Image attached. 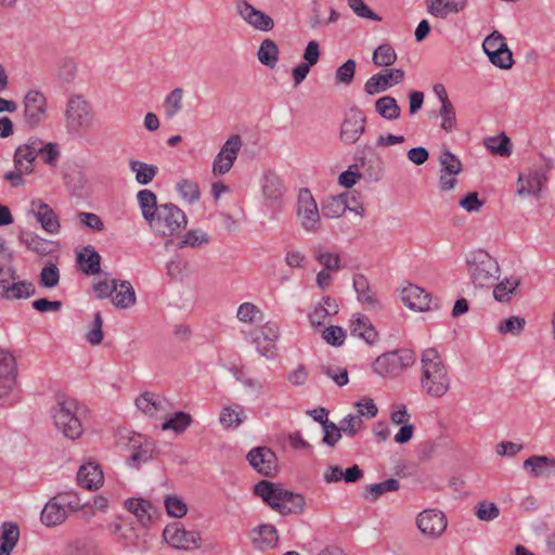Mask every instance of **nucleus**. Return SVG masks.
<instances>
[{
	"label": "nucleus",
	"mask_w": 555,
	"mask_h": 555,
	"mask_svg": "<svg viewBox=\"0 0 555 555\" xmlns=\"http://www.w3.org/2000/svg\"><path fill=\"white\" fill-rule=\"evenodd\" d=\"M209 236L208 234L203 230H190L185 233L183 238L179 242L178 246L179 248L184 247H201L203 245L208 244Z\"/></svg>",
	"instance_id": "obj_52"
},
{
	"label": "nucleus",
	"mask_w": 555,
	"mask_h": 555,
	"mask_svg": "<svg viewBox=\"0 0 555 555\" xmlns=\"http://www.w3.org/2000/svg\"><path fill=\"white\" fill-rule=\"evenodd\" d=\"M246 459L250 466L263 476H272L278 468L275 453L268 447H257L251 449Z\"/></svg>",
	"instance_id": "obj_20"
},
{
	"label": "nucleus",
	"mask_w": 555,
	"mask_h": 555,
	"mask_svg": "<svg viewBox=\"0 0 555 555\" xmlns=\"http://www.w3.org/2000/svg\"><path fill=\"white\" fill-rule=\"evenodd\" d=\"M466 267L473 284L477 287L491 286L500 276L496 259L483 249L470 251L466 256Z\"/></svg>",
	"instance_id": "obj_4"
},
{
	"label": "nucleus",
	"mask_w": 555,
	"mask_h": 555,
	"mask_svg": "<svg viewBox=\"0 0 555 555\" xmlns=\"http://www.w3.org/2000/svg\"><path fill=\"white\" fill-rule=\"evenodd\" d=\"M506 44L505 38L498 30L492 31L489 36H487L482 42L483 52L488 55V57L503 49Z\"/></svg>",
	"instance_id": "obj_62"
},
{
	"label": "nucleus",
	"mask_w": 555,
	"mask_h": 555,
	"mask_svg": "<svg viewBox=\"0 0 555 555\" xmlns=\"http://www.w3.org/2000/svg\"><path fill=\"white\" fill-rule=\"evenodd\" d=\"M164 540L173 548L190 551L199 547V533L188 531L179 522L167 525L163 531Z\"/></svg>",
	"instance_id": "obj_13"
},
{
	"label": "nucleus",
	"mask_w": 555,
	"mask_h": 555,
	"mask_svg": "<svg viewBox=\"0 0 555 555\" xmlns=\"http://www.w3.org/2000/svg\"><path fill=\"white\" fill-rule=\"evenodd\" d=\"M125 506L144 527L153 520L156 513L151 502L143 499H129L126 501Z\"/></svg>",
	"instance_id": "obj_36"
},
{
	"label": "nucleus",
	"mask_w": 555,
	"mask_h": 555,
	"mask_svg": "<svg viewBox=\"0 0 555 555\" xmlns=\"http://www.w3.org/2000/svg\"><path fill=\"white\" fill-rule=\"evenodd\" d=\"M137 201L142 216L147 222L159 208L157 196L153 191L143 189L137 193Z\"/></svg>",
	"instance_id": "obj_41"
},
{
	"label": "nucleus",
	"mask_w": 555,
	"mask_h": 555,
	"mask_svg": "<svg viewBox=\"0 0 555 555\" xmlns=\"http://www.w3.org/2000/svg\"><path fill=\"white\" fill-rule=\"evenodd\" d=\"M427 12L437 18L463 13L468 7V0H425Z\"/></svg>",
	"instance_id": "obj_27"
},
{
	"label": "nucleus",
	"mask_w": 555,
	"mask_h": 555,
	"mask_svg": "<svg viewBox=\"0 0 555 555\" xmlns=\"http://www.w3.org/2000/svg\"><path fill=\"white\" fill-rule=\"evenodd\" d=\"M128 166L140 185L150 184L158 173L157 166L138 159H130Z\"/></svg>",
	"instance_id": "obj_40"
},
{
	"label": "nucleus",
	"mask_w": 555,
	"mask_h": 555,
	"mask_svg": "<svg viewBox=\"0 0 555 555\" xmlns=\"http://www.w3.org/2000/svg\"><path fill=\"white\" fill-rule=\"evenodd\" d=\"M416 525L424 535L438 538L446 531L448 521L441 511L425 509L418 514Z\"/></svg>",
	"instance_id": "obj_17"
},
{
	"label": "nucleus",
	"mask_w": 555,
	"mask_h": 555,
	"mask_svg": "<svg viewBox=\"0 0 555 555\" xmlns=\"http://www.w3.org/2000/svg\"><path fill=\"white\" fill-rule=\"evenodd\" d=\"M420 387L430 398H441L450 389L451 378L447 366L435 348L423 350L421 356Z\"/></svg>",
	"instance_id": "obj_1"
},
{
	"label": "nucleus",
	"mask_w": 555,
	"mask_h": 555,
	"mask_svg": "<svg viewBox=\"0 0 555 555\" xmlns=\"http://www.w3.org/2000/svg\"><path fill=\"white\" fill-rule=\"evenodd\" d=\"M520 280L517 276H511L500 282L493 289V297L500 302H507L519 286Z\"/></svg>",
	"instance_id": "obj_47"
},
{
	"label": "nucleus",
	"mask_w": 555,
	"mask_h": 555,
	"mask_svg": "<svg viewBox=\"0 0 555 555\" xmlns=\"http://www.w3.org/2000/svg\"><path fill=\"white\" fill-rule=\"evenodd\" d=\"M191 415L180 411L167 417L162 425V428L163 430L183 433L191 425Z\"/></svg>",
	"instance_id": "obj_50"
},
{
	"label": "nucleus",
	"mask_w": 555,
	"mask_h": 555,
	"mask_svg": "<svg viewBox=\"0 0 555 555\" xmlns=\"http://www.w3.org/2000/svg\"><path fill=\"white\" fill-rule=\"evenodd\" d=\"M127 448L131 453L130 465L132 466H140L142 463H146L152 459L154 450L153 443L140 434H129Z\"/></svg>",
	"instance_id": "obj_23"
},
{
	"label": "nucleus",
	"mask_w": 555,
	"mask_h": 555,
	"mask_svg": "<svg viewBox=\"0 0 555 555\" xmlns=\"http://www.w3.org/2000/svg\"><path fill=\"white\" fill-rule=\"evenodd\" d=\"M134 288L129 281H118L112 295V301L116 308L128 309L135 304Z\"/></svg>",
	"instance_id": "obj_39"
},
{
	"label": "nucleus",
	"mask_w": 555,
	"mask_h": 555,
	"mask_svg": "<svg viewBox=\"0 0 555 555\" xmlns=\"http://www.w3.org/2000/svg\"><path fill=\"white\" fill-rule=\"evenodd\" d=\"M16 384V362L8 350L0 349V399L8 397Z\"/></svg>",
	"instance_id": "obj_21"
},
{
	"label": "nucleus",
	"mask_w": 555,
	"mask_h": 555,
	"mask_svg": "<svg viewBox=\"0 0 555 555\" xmlns=\"http://www.w3.org/2000/svg\"><path fill=\"white\" fill-rule=\"evenodd\" d=\"M78 508V502L68 500L67 495H57L46 503L41 511L40 519L46 527H55L63 524L67 516V509Z\"/></svg>",
	"instance_id": "obj_11"
},
{
	"label": "nucleus",
	"mask_w": 555,
	"mask_h": 555,
	"mask_svg": "<svg viewBox=\"0 0 555 555\" xmlns=\"http://www.w3.org/2000/svg\"><path fill=\"white\" fill-rule=\"evenodd\" d=\"M545 182V171L542 168H531L527 173L519 175L517 193L520 196H539Z\"/></svg>",
	"instance_id": "obj_24"
},
{
	"label": "nucleus",
	"mask_w": 555,
	"mask_h": 555,
	"mask_svg": "<svg viewBox=\"0 0 555 555\" xmlns=\"http://www.w3.org/2000/svg\"><path fill=\"white\" fill-rule=\"evenodd\" d=\"M242 147L241 137L231 135L221 146L212 163V172L215 176H221L230 171L240 150Z\"/></svg>",
	"instance_id": "obj_16"
},
{
	"label": "nucleus",
	"mask_w": 555,
	"mask_h": 555,
	"mask_svg": "<svg viewBox=\"0 0 555 555\" xmlns=\"http://www.w3.org/2000/svg\"><path fill=\"white\" fill-rule=\"evenodd\" d=\"M397 60V53L390 44H382L373 52V62L377 66H390Z\"/></svg>",
	"instance_id": "obj_54"
},
{
	"label": "nucleus",
	"mask_w": 555,
	"mask_h": 555,
	"mask_svg": "<svg viewBox=\"0 0 555 555\" xmlns=\"http://www.w3.org/2000/svg\"><path fill=\"white\" fill-rule=\"evenodd\" d=\"M475 515L479 520L491 521L499 517L500 509L495 503L482 501L475 506Z\"/></svg>",
	"instance_id": "obj_60"
},
{
	"label": "nucleus",
	"mask_w": 555,
	"mask_h": 555,
	"mask_svg": "<svg viewBox=\"0 0 555 555\" xmlns=\"http://www.w3.org/2000/svg\"><path fill=\"white\" fill-rule=\"evenodd\" d=\"M352 284L357 298L360 302L373 309H378L380 307L379 300L370 288L369 280L363 274H356L353 276Z\"/></svg>",
	"instance_id": "obj_37"
},
{
	"label": "nucleus",
	"mask_w": 555,
	"mask_h": 555,
	"mask_svg": "<svg viewBox=\"0 0 555 555\" xmlns=\"http://www.w3.org/2000/svg\"><path fill=\"white\" fill-rule=\"evenodd\" d=\"M366 129V117L358 107L349 108L340 125L339 139L346 145L356 144Z\"/></svg>",
	"instance_id": "obj_12"
},
{
	"label": "nucleus",
	"mask_w": 555,
	"mask_h": 555,
	"mask_svg": "<svg viewBox=\"0 0 555 555\" xmlns=\"http://www.w3.org/2000/svg\"><path fill=\"white\" fill-rule=\"evenodd\" d=\"M166 512L170 517L181 518L188 513L186 503L178 495H168L164 501Z\"/></svg>",
	"instance_id": "obj_56"
},
{
	"label": "nucleus",
	"mask_w": 555,
	"mask_h": 555,
	"mask_svg": "<svg viewBox=\"0 0 555 555\" xmlns=\"http://www.w3.org/2000/svg\"><path fill=\"white\" fill-rule=\"evenodd\" d=\"M249 537L254 546L261 551L273 548L279 542L278 530L270 524H262L255 527L251 529Z\"/></svg>",
	"instance_id": "obj_30"
},
{
	"label": "nucleus",
	"mask_w": 555,
	"mask_h": 555,
	"mask_svg": "<svg viewBox=\"0 0 555 555\" xmlns=\"http://www.w3.org/2000/svg\"><path fill=\"white\" fill-rule=\"evenodd\" d=\"M375 109L386 120H397L400 117L401 108L397 100L390 95L379 98L375 102Z\"/></svg>",
	"instance_id": "obj_43"
},
{
	"label": "nucleus",
	"mask_w": 555,
	"mask_h": 555,
	"mask_svg": "<svg viewBox=\"0 0 555 555\" xmlns=\"http://www.w3.org/2000/svg\"><path fill=\"white\" fill-rule=\"evenodd\" d=\"M261 194L267 207H281L286 192V188L280 176L272 171L266 170L259 181Z\"/></svg>",
	"instance_id": "obj_14"
},
{
	"label": "nucleus",
	"mask_w": 555,
	"mask_h": 555,
	"mask_svg": "<svg viewBox=\"0 0 555 555\" xmlns=\"http://www.w3.org/2000/svg\"><path fill=\"white\" fill-rule=\"evenodd\" d=\"M137 408L150 416H158L168 410L169 402L153 392H144L135 400Z\"/></svg>",
	"instance_id": "obj_33"
},
{
	"label": "nucleus",
	"mask_w": 555,
	"mask_h": 555,
	"mask_svg": "<svg viewBox=\"0 0 555 555\" xmlns=\"http://www.w3.org/2000/svg\"><path fill=\"white\" fill-rule=\"evenodd\" d=\"M37 145L38 138H31L25 144L16 147L13 156L15 169L28 173L34 171V163L39 152Z\"/></svg>",
	"instance_id": "obj_25"
},
{
	"label": "nucleus",
	"mask_w": 555,
	"mask_h": 555,
	"mask_svg": "<svg viewBox=\"0 0 555 555\" xmlns=\"http://www.w3.org/2000/svg\"><path fill=\"white\" fill-rule=\"evenodd\" d=\"M439 162L443 172L459 175L462 171L461 160L448 150L441 153Z\"/></svg>",
	"instance_id": "obj_64"
},
{
	"label": "nucleus",
	"mask_w": 555,
	"mask_h": 555,
	"mask_svg": "<svg viewBox=\"0 0 555 555\" xmlns=\"http://www.w3.org/2000/svg\"><path fill=\"white\" fill-rule=\"evenodd\" d=\"M402 302L415 311H426L430 309L431 298L425 289L414 284H408L402 287L400 293Z\"/></svg>",
	"instance_id": "obj_26"
},
{
	"label": "nucleus",
	"mask_w": 555,
	"mask_h": 555,
	"mask_svg": "<svg viewBox=\"0 0 555 555\" xmlns=\"http://www.w3.org/2000/svg\"><path fill=\"white\" fill-rule=\"evenodd\" d=\"M350 333L352 336L363 339L372 346L378 340V333L369 317L362 313H353L350 319Z\"/></svg>",
	"instance_id": "obj_28"
},
{
	"label": "nucleus",
	"mask_w": 555,
	"mask_h": 555,
	"mask_svg": "<svg viewBox=\"0 0 555 555\" xmlns=\"http://www.w3.org/2000/svg\"><path fill=\"white\" fill-rule=\"evenodd\" d=\"M399 488V481L395 478H389L383 482L370 485L366 488V492L371 500H376L387 492L397 491Z\"/></svg>",
	"instance_id": "obj_53"
},
{
	"label": "nucleus",
	"mask_w": 555,
	"mask_h": 555,
	"mask_svg": "<svg viewBox=\"0 0 555 555\" xmlns=\"http://www.w3.org/2000/svg\"><path fill=\"white\" fill-rule=\"evenodd\" d=\"M183 89L175 88L164 100V112L167 119H172L182 109Z\"/></svg>",
	"instance_id": "obj_46"
},
{
	"label": "nucleus",
	"mask_w": 555,
	"mask_h": 555,
	"mask_svg": "<svg viewBox=\"0 0 555 555\" xmlns=\"http://www.w3.org/2000/svg\"><path fill=\"white\" fill-rule=\"evenodd\" d=\"M23 121L30 128L41 126L49 116V104L46 94L36 88L29 89L23 96Z\"/></svg>",
	"instance_id": "obj_10"
},
{
	"label": "nucleus",
	"mask_w": 555,
	"mask_h": 555,
	"mask_svg": "<svg viewBox=\"0 0 555 555\" xmlns=\"http://www.w3.org/2000/svg\"><path fill=\"white\" fill-rule=\"evenodd\" d=\"M64 117L67 133L78 135L93 125L92 105L81 94L70 95L65 105Z\"/></svg>",
	"instance_id": "obj_5"
},
{
	"label": "nucleus",
	"mask_w": 555,
	"mask_h": 555,
	"mask_svg": "<svg viewBox=\"0 0 555 555\" xmlns=\"http://www.w3.org/2000/svg\"><path fill=\"white\" fill-rule=\"evenodd\" d=\"M338 305L334 298L325 296L315 305L308 318L312 326L319 327L330 320L331 317L338 313Z\"/></svg>",
	"instance_id": "obj_32"
},
{
	"label": "nucleus",
	"mask_w": 555,
	"mask_h": 555,
	"mask_svg": "<svg viewBox=\"0 0 555 555\" xmlns=\"http://www.w3.org/2000/svg\"><path fill=\"white\" fill-rule=\"evenodd\" d=\"M349 208L348 193L331 195L325 197L321 203V210L325 218L336 219L341 217Z\"/></svg>",
	"instance_id": "obj_35"
},
{
	"label": "nucleus",
	"mask_w": 555,
	"mask_h": 555,
	"mask_svg": "<svg viewBox=\"0 0 555 555\" xmlns=\"http://www.w3.org/2000/svg\"><path fill=\"white\" fill-rule=\"evenodd\" d=\"M339 429L349 437L356 436L363 427V421L360 415L348 414L339 423Z\"/></svg>",
	"instance_id": "obj_61"
},
{
	"label": "nucleus",
	"mask_w": 555,
	"mask_h": 555,
	"mask_svg": "<svg viewBox=\"0 0 555 555\" xmlns=\"http://www.w3.org/2000/svg\"><path fill=\"white\" fill-rule=\"evenodd\" d=\"M79 269L88 274H98L101 270V256L92 246H86L77 256Z\"/></svg>",
	"instance_id": "obj_38"
},
{
	"label": "nucleus",
	"mask_w": 555,
	"mask_h": 555,
	"mask_svg": "<svg viewBox=\"0 0 555 555\" xmlns=\"http://www.w3.org/2000/svg\"><path fill=\"white\" fill-rule=\"evenodd\" d=\"M296 218L300 227L308 233H317L322 227L321 215L314 196L307 188H301L297 194Z\"/></svg>",
	"instance_id": "obj_9"
},
{
	"label": "nucleus",
	"mask_w": 555,
	"mask_h": 555,
	"mask_svg": "<svg viewBox=\"0 0 555 555\" xmlns=\"http://www.w3.org/2000/svg\"><path fill=\"white\" fill-rule=\"evenodd\" d=\"M167 273L171 279L183 280L189 274V262L176 257L167 263Z\"/></svg>",
	"instance_id": "obj_63"
},
{
	"label": "nucleus",
	"mask_w": 555,
	"mask_h": 555,
	"mask_svg": "<svg viewBox=\"0 0 555 555\" xmlns=\"http://www.w3.org/2000/svg\"><path fill=\"white\" fill-rule=\"evenodd\" d=\"M29 214L36 218L47 233L57 234L60 232L61 223L56 212L41 198L31 199Z\"/></svg>",
	"instance_id": "obj_18"
},
{
	"label": "nucleus",
	"mask_w": 555,
	"mask_h": 555,
	"mask_svg": "<svg viewBox=\"0 0 555 555\" xmlns=\"http://www.w3.org/2000/svg\"><path fill=\"white\" fill-rule=\"evenodd\" d=\"M255 494L282 515L299 513L305 506L302 495L267 480H262L255 486Z\"/></svg>",
	"instance_id": "obj_3"
},
{
	"label": "nucleus",
	"mask_w": 555,
	"mask_h": 555,
	"mask_svg": "<svg viewBox=\"0 0 555 555\" xmlns=\"http://www.w3.org/2000/svg\"><path fill=\"white\" fill-rule=\"evenodd\" d=\"M175 189L188 204H194L201 198L199 186L194 180L182 178L176 182Z\"/></svg>",
	"instance_id": "obj_45"
},
{
	"label": "nucleus",
	"mask_w": 555,
	"mask_h": 555,
	"mask_svg": "<svg viewBox=\"0 0 555 555\" xmlns=\"http://www.w3.org/2000/svg\"><path fill=\"white\" fill-rule=\"evenodd\" d=\"M186 216L172 203L160 204L158 210L147 221L154 232L162 236H170L184 229Z\"/></svg>",
	"instance_id": "obj_8"
},
{
	"label": "nucleus",
	"mask_w": 555,
	"mask_h": 555,
	"mask_svg": "<svg viewBox=\"0 0 555 555\" xmlns=\"http://www.w3.org/2000/svg\"><path fill=\"white\" fill-rule=\"evenodd\" d=\"M525 325H526V321L524 318L511 317V318L499 323L498 331H499V333L504 334V335L511 334V335L517 336L524 331Z\"/></svg>",
	"instance_id": "obj_59"
},
{
	"label": "nucleus",
	"mask_w": 555,
	"mask_h": 555,
	"mask_svg": "<svg viewBox=\"0 0 555 555\" xmlns=\"http://www.w3.org/2000/svg\"><path fill=\"white\" fill-rule=\"evenodd\" d=\"M36 294V286L28 280H21L16 268L0 262V298L5 300L28 299Z\"/></svg>",
	"instance_id": "obj_6"
},
{
	"label": "nucleus",
	"mask_w": 555,
	"mask_h": 555,
	"mask_svg": "<svg viewBox=\"0 0 555 555\" xmlns=\"http://www.w3.org/2000/svg\"><path fill=\"white\" fill-rule=\"evenodd\" d=\"M404 70L400 68L377 73L366 80L364 91L370 95L384 92L400 83L404 79Z\"/></svg>",
	"instance_id": "obj_19"
},
{
	"label": "nucleus",
	"mask_w": 555,
	"mask_h": 555,
	"mask_svg": "<svg viewBox=\"0 0 555 555\" xmlns=\"http://www.w3.org/2000/svg\"><path fill=\"white\" fill-rule=\"evenodd\" d=\"M485 146L492 154L500 156H509L512 153L511 141L504 133L486 139Z\"/></svg>",
	"instance_id": "obj_49"
},
{
	"label": "nucleus",
	"mask_w": 555,
	"mask_h": 555,
	"mask_svg": "<svg viewBox=\"0 0 555 555\" xmlns=\"http://www.w3.org/2000/svg\"><path fill=\"white\" fill-rule=\"evenodd\" d=\"M108 530L125 547H140L139 532L130 521H114L108 525Z\"/></svg>",
	"instance_id": "obj_29"
},
{
	"label": "nucleus",
	"mask_w": 555,
	"mask_h": 555,
	"mask_svg": "<svg viewBox=\"0 0 555 555\" xmlns=\"http://www.w3.org/2000/svg\"><path fill=\"white\" fill-rule=\"evenodd\" d=\"M37 149L39 150L38 157H40L44 164L53 168L57 166V162L61 156V151L56 143H43L41 140L38 139Z\"/></svg>",
	"instance_id": "obj_48"
},
{
	"label": "nucleus",
	"mask_w": 555,
	"mask_h": 555,
	"mask_svg": "<svg viewBox=\"0 0 555 555\" xmlns=\"http://www.w3.org/2000/svg\"><path fill=\"white\" fill-rule=\"evenodd\" d=\"M234 3L237 15L254 29L267 33L274 28L273 18L247 0H235Z\"/></svg>",
	"instance_id": "obj_15"
},
{
	"label": "nucleus",
	"mask_w": 555,
	"mask_h": 555,
	"mask_svg": "<svg viewBox=\"0 0 555 555\" xmlns=\"http://www.w3.org/2000/svg\"><path fill=\"white\" fill-rule=\"evenodd\" d=\"M280 332L275 324L267 323L254 337L253 343L257 352L267 358L273 359L276 354V340Z\"/></svg>",
	"instance_id": "obj_22"
},
{
	"label": "nucleus",
	"mask_w": 555,
	"mask_h": 555,
	"mask_svg": "<svg viewBox=\"0 0 555 555\" xmlns=\"http://www.w3.org/2000/svg\"><path fill=\"white\" fill-rule=\"evenodd\" d=\"M357 63L354 60H347L344 64H341L335 73V82L337 85H346L349 86L354 78Z\"/></svg>",
	"instance_id": "obj_55"
},
{
	"label": "nucleus",
	"mask_w": 555,
	"mask_h": 555,
	"mask_svg": "<svg viewBox=\"0 0 555 555\" xmlns=\"http://www.w3.org/2000/svg\"><path fill=\"white\" fill-rule=\"evenodd\" d=\"M439 117L441 119L440 127L447 132L452 131L456 126L455 107L450 103H444L439 108Z\"/></svg>",
	"instance_id": "obj_57"
},
{
	"label": "nucleus",
	"mask_w": 555,
	"mask_h": 555,
	"mask_svg": "<svg viewBox=\"0 0 555 555\" xmlns=\"http://www.w3.org/2000/svg\"><path fill=\"white\" fill-rule=\"evenodd\" d=\"M257 57L262 65L274 68L279 61L278 44L269 38L262 40L257 52Z\"/></svg>",
	"instance_id": "obj_44"
},
{
	"label": "nucleus",
	"mask_w": 555,
	"mask_h": 555,
	"mask_svg": "<svg viewBox=\"0 0 555 555\" xmlns=\"http://www.w3.org/2000/svg\"><path fill=\"white\" fill-rule=\"evenodd\" d=\"M60 271L56 264L48 263L39 274V284L46 288H53L59 284Z\"/></svg>",
	"instance_id": "obj_58"
},
{
	"label": "nucleus",
	"mask_w": 555,
	"mask_h": 555,
	"mask_svg": "<svg viewBox=\"0 0 555 555\" xmlns=\"http://www.w3.org/2000/svg\"><path fill=\"white\" fill-rule=\"evenodd\" d=\"M77 480L81 487L89 490H96L102 486L104 476L99 464L88 462L79 467Z\"/></svg>",
	"instance_id": "obj_31"
},
{
	"label": "nucleus",
	"mask_w": 555,
	"mask_h": 555,
	"mask_svg": "<svg viewBox=\"0 0 555 555\" xmlns=\"http://www.w3.org/2000/svg\"><path fill=\"white\" fill-rule=\"evenodd\" d=\"M522 466L533 478L548 477L555 473V460L545 455H532L525 460Z\"/></svg>",
	"instance_id": "obj_34"
},
{
	"label": "nucleus",
	"mask_w": 555,
	"mask_h": 555,
	"mask_svg": "<svg viewBox=\"0 0 555 555\" xmlns=\"http://www.w3.org/2000/svg\"><path fill=\"white\" fill-rule=\"evenodd\" d=\"M88 416V408L74 398L60 400L52 411L55 427L72 440L81 437Z\"/></svg>",
	"instance_id": "obj_2"
},
{
	"label": "nucleus",
	"mask_w": 555,
	"mask_h": 555,
	"mask_svg": "<svg viewBox=\"0 0 555 555\" xmlns=\"http://www.w3.org/2000/svg\"><path fill=\"white\" fill-rule=\"evenodd\" d=\"M416 361L415 352L411 349H398L385 352L372 363V371L380 377L400 375Z\"/></svg>",
	"instance_id": "obj_7"
},
{
	"label": "nucleus",
	"mask_w": 555,
	"mask_h": 555,
	"mask_svg": "<svg viewBox=\"0 0 555 555\" xmlns=\"http://www.w3.org/2000/svg\"><path fill=\"white\" fill-rule=\"evenodd\" d=\"M315 260L324 267L326 271H338L341 268L340 257L338 254L330 253L318 248L314 250Z\"/></svg>",
	"instance_id": "obj_51"
},
{
	"label": "nucleus",
	"mask_w": 555,
	"mask_h": 555,
	"mask_svg": "<svg viewBox=\"0 0 555 555\" xmlns=\"http://www.w3.org/2000/svg\"><path fill=\"white\" fill-rule=\"evenodd\" d=\"M246 418L244 408L240 404L224 406L220 412V424L224 428H237Z\"/></svg>",
	"instance_id": "obj_42"
}]
</instances>
